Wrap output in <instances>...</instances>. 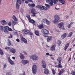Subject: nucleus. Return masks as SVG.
Listing matches in <instances>:
<instances>
[{
	"label": "nucleus",
	"instance_id": "2f4dec72",
	"mask_svg": "<svg viewBox=\"0 0 75 75\" xmlns=\"http://www.w3.org/2000/svg\"><path fill=\"white\" fill-rule=\"evenodd\" d=\"M28 6L30 7H34L35 6V4H29L28 5Z\"/></svg>",
	"mask_w": 75,
	"mask_h": 75
},
{
	"label": "nucleus",
	"instance_id": "4be33fe9",
	"mask_svg": "<svg viewBox=\"0 0 75 75\" xmlns=\"http://www.w3.org/2000/svg\"><path fill=\"white\" fill-rule=\"evenodd\" d=\"M64 72V69H62L61 70L60 72L58 73L59 75H62V74Z\"/></svg>",
	"mask_w": 75,
	"mask_h": 75
},
{
	"label": "nucleus",
	"instance_id": "7c9ffc66",
	"mask_svg": "<svg viewBox=\"0 0 75 75\" xmlns=\"http://www.w3.org/2000/svg\"><path fill=\"white\" fill-rule=\"evenodd\" d=\"M11 44V42L10 40H8L7 42V45L8 46H10Z\"/></svg>",
	"mask_w": 75,
	"mask_h": 75
},
{
	"label": "nucleus",
	"instance_id": "a18cd8bd",
	"mask_svg": "<svg viewBox=\"0 0 75 75\" xmlns=\"http://www.w3.org/2000/svg\"><path fill=\"white\" fill-rule=\"evenodd\" d=\"M52 72L54 75L55 74V71L54 70L52 69Z\"/></svg>",
	"mask_w": 75,
	"mask_h": 75
},
{
	"label": "nucleus",
	"instance_id": "ddd939ff",
	"mask_svg": "<svg viewBox=\"0 0 75 75\" xmlns=\"http://www.w3.org/2000/svg\"><path fill=\"white\" fill-rule=\"evenodd\" d=\"M21 40L23 42L25 43V44H27V40L23 37L21 38Z\"/></svg>",
	"mask_w": 75,
	"mask_h": 75
},
{
	"label": "nucleus",
	"instance_id": "423d86ee",
	"mask_svg": "<svg viewBox=\"0 0 75 75\" xmlns=\"http://www.w3.org/2000/svg\"><path fill=\"white\" fill-rule=\"evenodd\" d=\"M32 71L34 74H36V73H37V65L35 64L33 65Z\"/></svg>",
	"mask_w": 75,
	"mask_h": 75
},
{
	"label": "nucleus",
	"instance_id": "e433bc0d",
	"mask_svg": "<svg viewBox=\"0 0 75 75\" xmlns=\"http://www.w3.org/2000/svg\"><path fill=\"white\" fill-rule=\"evenodd\" d=\"M4 31L6 34H8L9 33V32L7 30V29H5L4 30Z\"/></svg>",
	"mask_w": 75,
	"mask_h": 75
},
{
	"label": "nucleus",
	"instance_id": "de8ad7c7",
	"mask_svg": "<svg viewBox=\"0 0 75 75\" xmlns=\"http://www.w3.org/2000/svg\"><path fill=\"white\" fill-rule=\"evenodd\" d=\"M60 28L61 30H65V28H64V27L63 26H62V27H61Z\"/></svg>",
	"mask_w": 75,
	"mask_h": 75
},
{
	"label": "nucleus",
	"instance_id": "13d9d810",
	"mask_svg": "<svg viewBox=\"0 0 75 75\" xmlns=\"http://www.w3.org/2000/svg\"><path fill=\"white\" fill-rule=\"evenodd\" d=\"M28 0V1L29 2L33 3V1H32L31 0Z\"/></svg>",
	"mask_w": 75,
	"mask_h": 75
},
{
	"label": "nucleus",
	"instance_id": "09e8293b",
	"mask_svg": "<svg viewBox=\"0 0 75 75\" xmlns=\"http://www.w3.org/2000/svg\"><path fill=\"white\" fill-rule=\"evenodd\" d=\"M45 6L47 7V8H50V5L47 4H45Z\"/></svg>",
	"mask_w": 75,
	"mask_h": 75
},
{
	"label": "nucleus",
	"instance_id": "37998d69",
	"mask_svg": "<svg viewBox=\"0 0 75 75\" xmlns=\"http://www.w3.org/2000/svg\"><path fill=\"white\" fill-rule=\"evenodd\" d=\"M42 8L43 10H47V7L45 6H42Z\"/></svg>",
	"mask_w": 75,
	"mask_h": 75
},
{
	"label": "nucleus",
	"instance_id": "c756f323",
	"mask_svg": "<svg viewBox=\"0 0 75 75\" xmlns=\"http://www.w3.org/2000/svg\"><path fill=\"white\" fill-rule=\"evenodd\" d=\"M29 22H30L31 23H32V24H35V22L34 21V20L31 19L30 20V21H29Z\"/></svg>",
	"mask_w": 75,
	"mask_h": 75
},
{
	"label": "nucleus",
	"instance_id": "bf43d9fd",
	"mask_svg": "<svg viewBox=\"0 0 75 75\" xmlns=\"http://www.w3.org/2000/svg\"><path fill=\"white\" fill-rule=\"evenodd\" d=\"M10 47H5L6 50H7L8 49H10Z\"/></svg>",
	"mask_w": 75,
	"mask_h": 75
},
{
	"label": "nucleus",
	"instance_id": "5fc2aeb1",
	"mask_svg": "<svg viewBox=\"0 0 75 75\" xmlns=\"http://www.w3.org/2000/svg\"><path fill=\"white\" fill-rule=\"evenodd\" d=\"M16 40L17 42H20V40L18 39H16Z\"/></svg>",
	"mask_w": 75,
	"mask_h": 75
},
{
	"label": "nucleus",
	"instance_id": "473e14b6",
	"mask_svg": "<svg viewBox=\"0 0 75 75\" xmlns=\"http://www.w3.org/2000/svg\"><path fill=\"white\" fill-rule=\"evenodd\" d=\"M58 61H59V63L61 62V60H62V58L61 57H59L57 59Z\"/></svg>",
	"mask_w": 75,
	"mask_h": 75
},
{
	"label": "nucleus",
	"instance_id": "ea45409f",
	"mask_svg": "<svg viewBox=\"0 0 75 75\" xmlns=\"http://www.w3.org/2000/svg\"><path fill=\"white\" fill-rule=\"evenodd\" d=\"M4 27H3V26H0V30L1 31H3V30H4Z\"/></svg>",
	"mask_w": 75,
	"mask_h": 75
},
{
	"label": "nucleus",
	"instance_id": "dca6fc26",
	"mask_svg": "<svg viewBox=\"0 0 75 75\" xmlns=\"http://www.w3.org/2000/svg\"><path fill=\"white\" fill-rule=\"evenodd\" d=\"M12 18L15 21H18V18H17L15 15H13L12 16Z\"/></svg>",
	"mask_w": 75,
	"mask_h": 75
},
{
	"label": "nucleus",
	"instance_id": "69168bd1",
	"mask_svg": "<svg viewBox=\"0 0 75 75\" xmlns=\"http://www.w3.org/2000/svg\"><path fill=\"white\" fill-rule=\"evenodd\" d=\"M71 61V57H70L68 61Z\"/></svg>",
	"mask_w": 75,
	"mask_h": 75
},
{
	"label": "nucleus",
	"instance_id": "1a4fd4ad",
	"mask_svg": "<svg viewBox=\"0 0 75 75\" xmlns=\"http://www.w3.org/2000/svg\"><path fill=\"white\" fill-rule=\"evenodd\" d=\"M53 0H46V2L47 3L49 4L50 6H53Z\"/></svg>",
	"mask_w": 75,
	"mask_h": 75
},
{
	"label": "nucleus",
	"instance_id": "412c9836",
	"mask_svg": "<svg viewBox=\"0 0 75 75\" xmlns=\"http://www.w3.org/2000/svg\"><path fill=\"white\" fill-rule=\"evenodd\" d=\"M58 64V65L55 66L54 67L57 68H62V66L61 65V63H59Z\"/></svg>",
	"mask_w": 75,
	"mask_h": 75
},
{
	"label": "nucleus",
	"instance_id": "864d4df0",
	"mask_svg": "<svg viewBox=\"0 0 75 75\" xmlns=\"http://www.w3.org/2000/svg\"><path fill=\"white\" fill-rule=\"evenodd\" d=\"M23 53H24V54L25 55H27V52H26L23 51Z\"/></svg>",
	"mask_w": 75,
	"mask_h": 75
},
{
	"label": "nucleus",
	"instance_id": "e2e57ef3",
	"mask_svg": "<svg viewBox=\"0 0 75 75\" xmlns=\"http://www.w3.org/2000/svg\"><path fill=\"white\" fill-rule=\"evenodd\" d=\"M25 3H26V4H28V1H25Z\"/></svg>",
	"mask_w": 75,
	"mask_h": 75
},
{
	"label": "nucleus",
	"instance_id": "79ce46f5",
	"mask_svg": "<svg viewBox=\"0 0 75 75\" xmlns=\"http://www.w3.org/2000/svg\"><path fill=\"white\" fill-rule=\"evenodd\" d=\"M72 33H71L69 34L68 35V37H70L72 36Z\"/></svg>",
	"mask_w": 75,
	"mask_h": 75
},
{
	"label": "nucleus",
	"instance_id": "aec40b11",
	"mask_svg": "<svg viewBox=\"0 0 75 75\" xmlns=\"http://www.w3.org/2000/svg\"><path fill=\"white\" fill-rule=\"evenodd\" d=\"M20 57L21 59H24L25 57L23 54L22 53H21L20 55Z\"/></svg>",
	"mask_w": 75,
	"mask_h": 75
},
{
	"label": "nucleus",
	"instance_id": "6e6552de",
	"mask_svg": "<svg viewBox=\"0 0 75 75\" xmlns=\"http://www.w3.org/2000/svg\"><path fill=\"white\" fill-rule=\"evenodd\" d=\"M42 21L43 23H46L47 24L49 25L50 24V22L47 19H44L42 20Z\"/></svg>",
	"mask_w": 75,
	"mask_h": 75
},
{
	"label": "nucleus",
	"instance_id": "cd10ccee",
	"mask_svg": "<svg viewBox=\"0 0 75 75\" xmlns=\"http://www.w3.org/2000/svg\"><path fill=\"white\" fill-rule=\"evenodd\" d=\"M36 8H38L39 9H40V10H43V9H42V7L38 5L36 6Z\"/></svg>",
	"mask_w": 75,
	"mask_h": 75
},
{
	"label": "nucleus",
	"instance_id": "bb28decb",
	"mask_svg": "<svg viewBox=\"0 0 75 75\" xmlns=\"http://www.w3.org/2000/svg\"><path fill=\"white\" fill-rule=\"evenodd\" d=\"M65 46L64 47V50H67V48H68V46H69V44H66Z\"/></svg>",
	"mask_w": 75,
	"mask_h": 75
},
{
	"label": "nucleus",
	"instance_id": "6ab92c4d",
	"mask_svg": "<svg viewBox=\"0 0 75 75\" xmlns=\"http://www.w3.org/2000/svg\"><path fill=\"white\" fill-rule=\"evenodd\" d=\"M52 40V36L49 37L47 38V42H50Z\"/></svg>",
	"mask_w": 75,
	"mask_h": 75
},
{
	"label": "nucleus",
	"instance_id": "338daca9",
	"mask_svg": "<svg viewBox=\"0 0 75 75\" xmlns=\"http://www.w3.org/2000/svg\"><path fill=\"white\" fill-rule=\"evenodd\" d=\"M51 59H52V60H54V57H51Z\"/></svg>",
	"mask_w": 75,
	"mask_h": 75
},
{
	"label": "nucleus",
	"instance_id": "f03ea898",
	"mask_svg": "<svg viewBox=\"0 0 75 75\" xmlns=\"http://www.w3.org/2000/svg\"><path fill=\"white\" fill-rule=\"evenodd\" d=\"M22 32V33L23 34H29V35H30V36H32L33 34L30 31L28 30H27L24 29V30H22L21 31Z\"/></svg>",
	"mask_w": 75,
	"mask_h": 75
},
{
	"label": "nucleus",
	"instance_id": "4468645a",
	"mask_svg": "<svg viewBox=\"0 0 75 75\" xmlns=\"http://www.w3.org/2000/svg\"><path fill=\"white\" fill-rule=\"evenodd\" d=\"M4 29H7L8 30V31H13V30L11 28H9L8 26H4Z\"/></svg>",
	"mask_w": 75,
	"mask_h": 75
},
{
	"label": "nucleus",
	"instance_id": "49530a36",
	"mask_svg": "<svg viewBox=\"0 0 75 75\" xmlns=\"http://www.w3.org/2000/svg\"><path fill=\"white\" fill-rule=\"evenodd\" d=\"M8 24L9 26H11V22H9L8 23Z\"/></svg>",
	"mask_w": 75,
	"mask_h": 75
},
{
	"label": "nucleus",
	"instance_id": "c9c22d12",
	"mask_svg": "<svg viewBox=\"0 0 75 75\" xmlns=\"http://www.w3.org/2000/svg\"><path fill=\"white\" fill-rule=\"evenodd\" d=\"M0 54L3 55H4V53H3V51L1 48H0Z\"/></svg>",
	"mask_w": 75,
	"mask_h": 75
},
{
	"label": "nucleus",
	"instance_id": "6e6d98bb",
	"mask_svg": "<svg viewBox=\"0 0 75 75\" xmlns=\"http://www.w3.org/2000/svg\"><path fill=\"white\" fill-rule=\"evenodd\" d=\"M14 34L15 35H16V36H18V34H17V33L16 32L14 33Z\"/></svg>",
	"mask_w": 75,
	"mask_h": 75
},
{
	"label": "nucleus",
	"instance_id": "c85d7f7f",
	"mask_svg": "<svg viewBox=\"0 0 75 75\" xmlns=\"http://www.w3.org/2000/svg\"><path fill=\"white\" fill-rule=\"evenodd\" d=\"M59 1L60 3H62V4H65V2L64 0H59Z\"/></svg>",
	"mask_w": 75,
	"mask_h": 75
},
{
	"label": "nucleus",
	"instance_id": "c03bdc74",
	"mask_svg": "<svg viewBox=\"0 0 75 75\" xmlns=\"http://www.w3.org/2000/svg\"><path fill=\"white\" fill-rule=\"evenodd\" d=\"M7 64H4V69H6L7 67Z\"/></svg>",
	"mask_w": 75,
	"mask_h": 75
},
{
	"label": "nucleus",
	"instance_id": "f257e3e1",
	"mask_svg": "<svg viewBox=\"0 0 75 75\" xmlns=\"http://www.w3.org/2000/svg\"><path fill=\"white\" fill-rule=\"evenodd\" d=\"M41 32L42 34H44L43 35L44 37L46 38L48 37V34H49V31H48V30L44 28L42 30Z\"/></svg>",
	"mask_w": 75,
	"mask_h": 75
},
{
	"label": "nucleus",
	"instance_id": "774afa93",
	"mask_svg": "<svg viewBox=\"0 0 75 75\" xmlns=\"http://www.w3.org/2000/svg\"><path fill=\"white\" fill-rule=\"evenodd\" d=\"M56 31L57 32H60L59 30H57Z\"/></svg>",
	"mask_w": 75,
	"mask_h": 75
},
{
	"label": "nucleus",
	"instance_id": "9b49d317",
	"mask_svg": "<svg viewBox=\"0 0 75 75\" xmlns=\"http://www.w3.org/2000/svg\"><path fill=\"white\" fill-rule=\"evenodd\" d=\"M9 51L10 52L13 53V54H15L16 52V50L15 49L13 48H10L9 49Z\"/></svg>",
	"mask_w": 75,
	"mask_h": 75
},
{
	"label": "nucleus",
	"instance_id": "20e7f679",
	"mask_svg": "<svg viewBox=\"0 0 75 75\" xmlns=\"http://www.w3.org/2000/svg\"><path fill=\"white\" fill-rule=\"evenodd\" d=\"M18 3L19 4H21V1H20V0H16V8L17 10H19V8H20V6L19 5Z\"/></svg>",
	"mask_w": 75,
	"mask_h": 75
},
{
	"label": "nucleus",
	"instance_id": "4d7b16f0",
	"mask_svg": "<svg viewBox=\"0 0 75 75\" xmlns=\"http://www.w3.org/2000/svg\"><path fill=\"white\" fill-rule=\"evenodd\" d=\"M9 38H13V36L11 35L9 37Z\"/></svg>",
	"mask_w": 75,
	"mask_h": 75
},
{
	"label": "nucleus",
	"instance_id": "58836bf2",
	"mask_svg": "<svg viewBox=\"0 0 75 75\" xmlns=\"http://www.w3.org/2000/svg\"><path fill=\"white\" fill-rule=\"evenodd\" d=\"M72 24H73V23L71 22L70 24L68 25L67 27H68V28H71V25H72Z\"/></svg>",
	"mask_w": 75,
	"mask_h": 75
},
{
	"label": "nucleus",
	"instance_id": "72a5a7b5",
	"mask_svg": "<svg viewBox=\"0 0 75 75\" xmlns=\"http://www.w3.org/2000/svg\"><path fill=\"white\" fill-rule=\"evenodd\" d=\"M26 16L28 18L29 21H30V20L31 19V17H30V16L29 15H26Z\"/></svg>",
	"mask_w": 75,
	"mask_h": 75
},
{
	"label": "nucleus",
	"instance_id": "603ef678",
	"mask_svg": "<svg viewBox=\"0 0 75 75\" xmlns=\"http://www.w3.org/2000/svg\"><path fill=\"white\" fill-rule=\"evenodd\" d=\"M57 43L59 45H60V44H61V41H57Z\"/></svg>",
	"mask_w": 75,
	"mask_h": 75
},
{
	"label": "nucleus",
	"instance_id": "a211bd4d",
	"mask_svg": "<svg viewBox=\"0 0 75 75\" xmlns=\"http://www.w3.org/2000/svg\"><path fill=\"white\" fill-rule=\"evenodd\" d=\"M49 70L47 69H44V74H49Z\"/></svg>",
	"mask_w": 75,
	"mask_h": 75
},
{
	"label": "nucleus",
	"instance_id": "8fccbe9b",
	"mask_svg": "<svg viewBox=\"0 0 75 75\" xmlns=\"http://www.w3.org/2000/svg\"><path fill=\"white\" fill-rule=\"evenodd\" d=\"M71 74L72 75H75V72L74 71H72Z\"/></svg>",
	"mask_w": 75,
	"mask_h": 75
},
{
	"label": "nucleus",
	"instance_id": "5701e85b",
	"mask_svg": "<svg viewBox=\"0 0 75 75\" xmlns=\"http://www.w3.org/2000/svg\"><path fill=\"white\" fill-rule=\"evenodd\" d=\"M66 36H67V34H66V33H64L61 36V38L62 39H64V38H65Z\"/></svg>",
	"mask_w": 75,
	"mask_h": 75
},
{
	"label": "nucleus",
	"instance_id": "a19ab883",
	"mask_svg": "<svg viewBox=\"0 0 75 75\" xmlns=\"http://www.w3.org/2000/svg\"><path fill=\"white\" fill-rule=\"evenodd\" d=\"M58 2V0H53V3L54 4H56Z\"/></svg>",
	"mask_w": 75,
	"mask_h": 75
},
{
	"label": "nucleus",
	"instance_id": "f704fd0d",
	"mask_svg": "<svg viewBox=\"0 0 75 75\" xmlns=\"http://www.w3.org/2000/svg\"><path fill=\"white\" fill-rule=\"evenodd\" d=\"M38 27L40 29H41L42 28H44V26H43V25L41 24H40L38 25Z\"/></svg>",
	"mask_w": 75,
	"mask_h": 75
},
{
	"label": "nucleus",
	"instance_id": "b1692460",
	"mask_svg": "<svg viewBox=\"0 0 75 75\" xmlns=\"http://www.w3.org/2000/svg\"><path fill=\"white\" fill-rule=\"evenodd\" d=\"M51 50L52 51H54L55 50V45H53L51 48Z\"/></svg>",
	"mask_w": 75,
	"mask_h": 75
},
{
	"label": "nucleus",
	"instance_id": "7ed1b4c3",
	"mask_svg": "<svg viewBox=\"0 0 75 75\" xmlns=\"http://www.w3.org/2000/svg\"><path fill=\"white\" fill-rule=\"evenodd\" d=\"M30 59L33 61H37L38 60V57L36 55H32L29 56Z\"/></svg>",
	"mask_w": 75,
	"mask_h": 75
},
{
	"label": "nucleus",
	"instance_id": "f3484780",
	"mask_svg": "<svg viewBox=\"0 0 75 75\" xmlns=\"http://www.w3.org/2000/svg\"><path fill=\"white\" fill-rule=\"evenodd\" d=\"M64 25V23L62 22H61L60 23H59V24L58 25V27L59 28H61V27H62V26H63V25Z\"/></svg>",
	"mask_w": 75,
	"mask_h": 75
},
{
	"label": "nucleus",
	"instance_id": "393cba45",
	"mask_svg": "<svg viewBox=\"0 0 75 75\" xmlns=\"http://www.w3.org/2000/svg\"><path fill=\"white\" fill-rule=\"evenodd\" d=\"M35 34L37 36H40V33H39V31L38 30H35Z\"/></svg>",
	"mask_w": 75,
	"mask_h": 75
},
{
	"label": "nucleus",
	"instance_id": "4c0bfd02",
	"mask_svg": "<svg viewBox=\"0 0 75 75\" xmlns=\"http://www.w3.org/2000/svg\"><path fill=\"white\" fill-rule=\"evenodd\" d=\"M35 9L33 8L31 9V13H34V12H35Z\"/></svg>",
	"mask_w": 75,
	"mask_h": 75
},
{
	"label": "nucleus",
	"instance_id": "3c124183",
	"mask_svg": "<svg viewBox=\"0 0 75 75\" xmlns=\"http://www.w3.org/2000/svg\"><path fill=\"white\" fill-rule=\"evenodd\" d=\"M32 13L33 14L32 15V16H33V17H35V13L33 12Z\"/></svg>",
	"mask_w": 75,
	"mask_h": 75
},
{
	"label": "nucleus",
	"instance_id": "a878e982",
	"mask_svg": "<svg viewBox=\"0 0 75 75\" xmlns=\"http://www.w3.org/2000/svg\"><path fill=\"white\" fill-rule=\"evenodd\" d=\"M12 22L13 23V24H12V26H13V27L14 25H16V24H17V22L14 21L13 20H12Z\"/></svg>",
	"mask_w": 75,
	"mask_h": 75
},
{
	"label": "nucleus",
	"instance_id": "39448f33",
	"mask_svg": "<svg viewBox=\"0 0 75 75\" xmlns=\"http://www.w3.org/2000/svg\"><path fill=\"white\" fill-rule=\"evenodd\" d=\"M59 20V16L56 15L54 16V20L53 21V22L55 24H57Z\"/></svg>",
	"mask_w": 75,
	"mask_h": 75
},
{
	"label": "nucleus",
	"instance_id": "f8f14e48",
	"mask_svg": "<svg viewBox=\"0 0 75 75\" xmlns=\"http://www.w3.org/2000/svg\"><path fill=\"white\" fill-rule=\"evenodd\" d=\"M8 60L9 62L10 63V64H11V65H13L14 64V61H12L10 57H8Z\"/></svg>",
	"mask_w": 75,
	"mask_h": 75
},
{
	"label": "nucleus",
	"instance_id": "2eb2a0df",
	"mask_svg": "<svg viewBox=\"0 0 75 75\" xmlns=\"http://www.w3.org/2000/svg\"><path fill=\"white\" fill-rule=\"evenodd\" d=\"M1 23L2 25H6L7 24V22L4 20H2L1 21Z\"/></svg>",
	"mask_w": 75,
	"mask_h": 75
},
{
	"label": "nucleus",
	"instance_id": "052dcab7",
	"mask_svg": "<svg viewBox=\"0 0 75 75\" xmlns=\"http://www.w3.org/2000/svg\"><path fill=\"white\" fill-rule=\"evenodd\" d=\"M46 55H49L50 54L48 53H46Z\"/></svg>",
	"mask_w": 75,
	"mask_h": 75
},
{
	"label": "nucleus",
	"instance_id": "9d476101",
	"mask_svg": "<svg viewBox=\"0 0 75 75\" xmlns=\"http://www.w3.org/2000/svg\"><path fill=\"white\" fill-rule=\"evenodd\" d=\"M42 66L44 68H45L46 67H47V65H46V63L45 62L44 60H42Z\"/></svg>",
	"mask_w": 75,
	"mask_h": 75
},
{
	"label": "nucleus",
	"instance_id": "0eeeda50",
	"mask_svg": "<svg viewBox=\"0 0 75 75\" xmlns=\"http://www.w3.org/2000/svg\"><path fill=\"white\" fill-rule=\"evenodd\" d=\"M21 62L23 65H26L27 64L29 63V61L27 60H23L21 61Z\"/></svg>",
	"mask_w": 75,
	"mask_h": 75
},
{
	"label": "nucleus",
	"instance_id": "0e129e2a",
	"mask_svg": "<svg viewBox=\"0 0 75 75\" xmlns=\"http://www.w3.org/2000/svg\"><path fill=\"white\" fill-rule=\"evenodd\" d=\"M54 64H55V65H57V63L56 62H54Z\"/></svg>",
	"mask_w": 75,
	"mask_h": 75
},
{
	"label": "nucleus",
	"instance_id": "680f3d73",
	"mask_svg": "<svg viewBox=\"0 0 75 75\" xmlns=\"http://www.w3.org/2000/svg\"><path fill=\"white\" fill-rule=\"evenodd\" d=\"M12 59H14V60L15 59V57H12Z\"/></svg>",
	"mask_w": 75,
	"mask_h": 75
}]
</instances>
